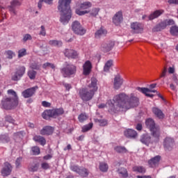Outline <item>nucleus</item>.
Here are the masks:
<instances>
[{
	"mask_svg": "<svg viewBox=\"0 0 178 178\" xmlns=\"http://www.w3.org/2000/svg\"><path fill=\"white\" fill-rule=\"evenodd\" d=\"M113 102L116 104L115 107L111 101L108 102L110 112H120V111L137 108L140 105V98L136 96L135 93H131L129 95L126 93H120L114 96Z\"/></svg>",
	"mask_w": 178,
	"mask_h": 178,
	"instance_id": "1",
	"label": "nucleus"
},
{
	"mask_svg": "<svg viewBox=\"0 0 178 178\" xmlns=\"http://www.w3.org/2000/svg\"><path fill=\"white\" fill-rule=\"evenodd\" d=\"M97 78L92 77L90 79V83L86 88H81L79 91L80 98L83 101H91L92 98H94L95 92L98 91V86H97Z\"/></svg>",
	"mask_w": 178,
	"mask_h": 178,
	"instance_id": "2",
	"label": "nucleus"
},
{
	"mask_svg": "<svg viewBox=\"0 0 178 178\" xmlns=\"http://www.w3.org/2000/svg\"><path fill=\"white\" fill-rule=\"evenodd\" d=\"M72 0H58V9L60 12V22L63 24H67L69 20L72 19V10L70 9V3Z\"/></svg>",
	"mask_w": 178,
	"mask_h": 178,
	"instance_id": "3",
	"label": "nucleus"
},
{
	"mask_svg": "<svg viewBox=\"0 0 178 178\" xmlns=\"http://www.w3.org/2000/svg\"><path fill=\"white\" fill-rule=\"evenodd\" d=\"M145 124L147 129H149L152 134V138L154 141H159V127L155 125V122L152 118H148L146 120Z\"/></svg>",
	"mask_w": 178,
	"mask_h": 178,
	"instance_id": "4",
	"label": "nucleus"
},
{
	"mask_svg": "<svg viewBox=\"0 0 178 178\" xmlns=\"http://www.w3.org/2000/svg\"><path fill=\"white\" fill-rule=\"evenodd\" d=\"M19 104V100L16 99H11L10 97H4L1 100V108L9 111L10 109H13L15 106H17Z\"/></svg>",
	"mask_w": 178,
	"mask_h": 178,
	"instance_id": "5",
	"label": "nucleus"
},
{
	"mask_svg": "<svg viewBox=\"0 0 178 178\" xmlns=\"http://www.w3.org/2000/svg\"><path fill=\"white\" fill-rule=\"evenodd\" d=\"M63 77H70L76 73V66L72 64L65 63V66L60 70Z\"/></svg>",
	"mask_w": 178,
	"mask_h": 178,
	"instance_id": "6",
	"label": "nucleus"
},
{
	"mask_svg": "<svg viewBox=\"0 0 178 178\" xmlns=\"http://www.w3.org/2000/svg\"><path fill=\"white\" fill-rule=\"evenodd\" d=\"M92 6V3L90 1H85L80 4L79 8L80 9L76 10V15L79 16H83V15H87V13H90V10H87V9H90Z\"/></svg>",
	"mask_w": 178,
	"mask_h": 178,
	"instance_id": "7",
	"label": "nucleus"
},
{
	"mask_svg": "<svg viewBox=\"0 0 178 178\" xmlns=\"http://www.w3.org/2000/svg\"><path fill=\"white\" fill-rule=\"evenodd\" d=\"M72 29L75 34L78 35H84L86 34V29L83 28L81 24L78 21H74L72 24Z\"/></svg>",
	"mask_w": 178,
	"mask_h": 178,
	"instance_id": "8",
	"label": "nucleus"
},
{
	"mask_svg": "<svg viewBox=\"0 0 178 178\" xmlns=\"http://www.w3.org/2000/svg\"><path fill=\"white\" fill-rule=\"evenodd\" d=\"M175 22L173 19H166L163 22H161L160 24L156 25L153 31H161V30H164V29H166L167 26H170L171 24H173Z\"/></svg>",
	"mask_w": 178,
	"mask_h": 178,
	"instance_id": "9",
	"label": "nucleus"
},
{
	"mask_svg": "<svg viewBox=\"0 0 178 178\" xmlns=\"http://www.w3.org/2000/svg\"><path fill=\"white\" fill-rule=\"evenodd\" d=\"M163 147L165 151H172L175 147V140L170 137H167L164 140Z\"/></svg>",
	"mask_w": 178,
	"mask_h": 178,
	"instance_id": "10",
	"label": "nucleus"
},
{
	"mask_svg": "<svg viewBox=\"0 0 178 178\" xmlns=\"http://www.w3.org/2000/svg\"><path fill=\"white\" fill-rule=\"evenodd\" d=\"M64 55L67 58H69V59H76V58H79V53L77 51L72 49H67L64 50Z\"/></svg>",
	"mask_w": 178,
	"mask_h": 178,
	"instance_id": "11",
	"label": "nucleus"
},
{
	"mask_svg": "<svg viewBox=\"0 0 178 178\" xmlns=\"http://www.w3.org/2000/svg\"><path fill=\"white\" fill-rule=\"evenodd\" d=\"M24 73H26V67H20L13 76L12 79L14 80V81H17V80H20V79L23 77V74H24Z\"/></svg>",
	"mask_w": 178,
	"mask_h": 178,
	"instance_id": "12",
	"label": "nucleus"
},
{
	"mask_svg": "<svg viewBox=\"0 0 178 178\" xmlns=\"http://www.w3.org/2000/svg\"><path fill=\"white\" fill-rule=\"evenodd\" d=\"M37 90H38V86L28 88L22 92V96L24 98H30V97H33V94H35Z\"/></svg>",
	"mask_w": 178,
	"mask_h": 178,
	"instance_id": "13",
	"label": "nucleus"
},
{
	"mask_svg": "<svg viewBox=\"0 0 178 178\" xmlns=\"http://www.w3.org/2000/svg\"><path fill=\"white\" fill-rule=\"evenodd\" d=\"M20 5H22V2L19 0H12L10 1L9 10L11 15H16V8H17V6H20Z\"/></svg>",
	"mask_w": 178,
	"mask_h": 178,
	"instance_id": "14",
	"label": "nucleus"
},
{
	"mask_svg": "<svg viewBox=\"0 0 178 178\" xmlns=\"http://www.w3.org/2000/svg\"><path fill=\"white\" fill-rule=\"evenodd\" d=\"M136 90H137V91H139V92H142V94H145L146 97H149V98H152V97H154V95L149 94L148 92H156V90L148 89L147 88L137 87Z\"/></svg>",
	"mask_w": 178,
	"mask_h": 178,
	"instance_id": "15",
	"label": "nucleus"
},
{
	"mask_svg": "<svg viewBox=\"0 0 178 178\" xmlns=\"http://www.w3.org/2000/svg\"><path fill=\"white\" fill-rule=\"evenodd\" d=\"M131 29L133 30L134 33L138 34L143 31L144 26L138 22H133L131 24Z\"/></svg>",
	"mask_w": 178,
	"mask_h": 178,
	"instance_id": "16",
	"label": "nucleus"
},
{
	"mask_svg": "<svg viewBox=\"0 0 178 178\" xmlns=\"http://www.w3.org/2000/svg\"><path fill=\"white\" fill-rule=\"evenodd\" d=\"M123 22V13L122 11H118L115 14L113 17V23L115 24V26H119L120 23Z\"/></svg>",
	"mask_w": 178,
	"mask_h": 178,
	"instance_id": "17",
	"label": "nucleus"
},
{
	"mask_svg": "<svg viewBox=\"0 0 178 178\" xmlns=\"http://www.w3.org/2000/svg\"><path fill=\"white\" fill-rule=\"evenodd\" d=\"M84 76H88L91 73L92 69V64L91 61L87 60L83 65Z\"/></svg>",
	"mask_w": 178,
	"mask_h": 178,
	"instance_id": "18",
	"label": "nucleus"
},
{
	"mask_svg": "<svg viewBox=\"0 0 178 178\" xmlns=\"http://www.w3.org/2000/svg\"><path fill=\"white\" fill-rule=\"evenodd\" d=\"M10 173H12V165L8 162H6L1 170V175L3 176H9Z\"/></svg>",
	"mask_w": 178,
	"mask_h": 178,
	"instance_id": "19",
	"label": "nucleus"
},
{
	"mask_svg": "<svg viewBox=\"0 0 178 178\" xmlns=\"http://www.w3.org/2000/svg\"><path fill=\"white\" fill-rule=\"evenodd\" d=\"M111 102L114 105V106L116 107V103L113 102V99L112 100H108L106 102V104H99L98 108H99V109H104V108H106L110 113H117V112H119V111H111V105H109V102Z\"/></svg>",
	"mask_w": 178,
	"mask_h": 178,
	"instance_id": "20",
	"label": "nucleus"
},
{
	"mask_svg": "<svg viewBox=\"0 0 178 178\" xmlns=\"http://www.w3.org/2000/svg\"><path fill=\"white\" fill-rule=\"evenodd\" d=\"M123 84V78H122V76H120V75L118 74L115 76L114 78V88H115V90H119V88H120V87H122V85Z\"/></svg>",
	"mask_w": 178,
	"mask_h": 178,
	"instance_id": "21",
	"label": "nucleus"
},
{
	"mask_svg": "<svg viewBox=\"0 0 178 178\" xmlns=\"http://www.w3.org/2000/svg\"><path fill=\"white\" fill-rule=\"evenodd\" d=\"M54 133V127H50V126H46L44 127L41 130H40V134L42 136H51Z\"/></svg>",
	"mask_w": 178,
	"mask_h": 178,
	"instance_id": "22",
	"label": "nucleus"
},
{
	"mask_svg": "<svg viewBox=\"0 0 178 178\" xmlns=\"http://www.w3.org/2000/svg\"><path fill=\"white\" fill-rule=\"evenodd\" d=\"M159 161H161V156H156L148 161L149 166H150V168H155L159 163Z\"/></svg>",
	"mask_w": 178,
	"mask_h": 178,
	"instance_id": "23",
	"label": "nucleus"
},
{
	"mask_svg": "<svg viewBox=\"0 0 178 178\" xmlns=\"http://www.w3.org/2000/svg\"><path fill=\"white\" fill-rule=\"evenodd\" d=\"M124 134L128 138H136L137 137V132L134 129H127L124 132Z\"/></svg>",
	"mask_w": 178,
	"mask_h": 178,
	"instance_id": "24",
	"label": "nucleus"
},
{
	"mask_svg": "<svg viewBox=\"0 0 178 178\" xmlns=\"http://www.w3.org/2000/svg\"><path fill=\"white\" fill-rule=\"evenodd\" d=\"M53 118H56L58 116H60L65 113V110L63 108H54L51 110Z\"/></svg>",
	"mask_w": 178,
	"mask_h": 178,
	"instance_id": "25",
	"label": "nucleus"
},
{
	"mask_svg": "<svg viewBox=\"0 0 178 178\" xmlns=\"http://www.w3.org/2000/svg\"><path fill=\"white\" fill-rule=\"evenodd\" d=\"M152 112L155 115V116H156V118H159V119H163L165 118V115L163 114L162 111L156 107H154L152 108Z\"/></svg>",
	"mask_w": 178,
	"mask_h": 178,
	"instance_id": "26",
	"label": "nucleus"
},
{
	"mask_svg": "<svg viewBox=\"0 0 178 178\" xmlns=\"http://www.w3.org/2000/svg\"><path fill=\"white\" fill-rule=\"evenodd\" d=\"M115 46V43L113 42L108 43V44H104L102 45V49L104 51V52H109V51L112 50V48Z\"/></svg>",
	"mask_w": 178,
	"mask_h": 178,
	"instance_id": "27",
	"label": "nucleus"
},
{
	"mask_svg": "<svg viewBox=\"0 0 178 178\" xmlns=\"http://www.w3.org/2000/svg\"><path fill=\"white\" fill-rule=\"evenodd\" d=\"M33 139L35 143H39L40 145H45L47 144L45 138L41 136H35Z\"/></svg>",
	"mask_w": 178,
	"mask_h": 178,
	"instance_id": "28",
	"label": "nucleus"
},
{
	"mask_svg": "<svg viewBox=\"0 0 178 178\" xmlns=\"http://www.w3.org/2000/svg\"><path fill=\"white\" fill-rule=\"evenodd\" d=\"M163 13V10H157L149 16V20H154V19H156V17H159V16H161V15H162Z\"/></svg>",
	"mask_w": 178,
	"mask_h": 178,
	"instance_id": "29",
	"label": "nucleus"
},
{
	"mask_svg": "<svg viewBox=\"0 0 178 178\" xmlns=\"http://www.w3.org/2000/svg\"><path fill=\"white\" fill-rule=\"evenodd\" d=\"M112 66H113V60H107L104 67V72L108 73V72L111 70V67H112Z\"/></svg>",
	"mask_w": 178,
	"mask_h": 178,
	"instance_id": "30",
	"label": "nucleus"
},
{
	"mask_svg": "<svg viewBox=\"0 0 178 178\" xmlns=\"http://www.w3.org/2000/svg\"><path fill=\"white\" fill-rule=\"evenodd\" d=\"M42 116L43 118V119H49V118H54V115L52 114V110H46L44 111L42 114Z\"/></svg>",
	"mask_w": 178,
	"mask_h": 178,
	"instance_id": "31",
	"label": "nucleus"
},
{
	"mask_svg": "<svg viewBox=\"0 0 178 178\" xmlns=\"http://www.w3.org/2000/svg\"><path fill=\"white\" fill-rule=\"evenodd\" d=\"M141 143L143 144H145V145H148L151 141V138L148 135H143L140 138Z\"/></svg>",
	"mask_w": 178,
	"mask_h": 178,
	"instance_id": "32",
	"label": "nucleus"
},
{
	"mask_svg": "<svg viewBox=\"0 0 178 178\" xmlns=\"http://www.w3.org/2000/svg\"><path fill=\"white\" fill-rule=\"evenodd\" d=\"M133 172H137L138 173H145V168L141 165H136L132 168Z\"/></svg>",
	"mask_w": 178,
	"mask_h": 178,
	"instance_id": "33",
	"label": "nucleus"
},
{
	"mask_svg": "<svg viewBox=\"0 0 178 178\" xmlns=\"http://www.w3.org/2000/svg\"><path fill=\"white\" fill-rule=\"evenodd\" d=\"M118 173L121 177L126 178L129 177L127 170L124 168H121L118 170Z\"/></svg>",
	"mask_w": 178,
	"mask_h": 178,
	"instance_id": "34",
	"label": "nucleus"
},
{
	"mask_svg": "<svg viewBox=\"0 0 178 178\" xmlns=\"http://www.w3.org/2000/svg\"><path fill=\"white\" fill-rule=\"evenodd\" d=\"M106 30L104 29V28H100L96 33H95V38H99V37H102V35H106Z\"/></svg>",
	"mask_w": 178,
	"mask_h": 178,
	"instance_id": "35",
	"label": "nucleus"
},
{
	"mask_svg": "<svg viewBox=\"0 0 178 178\" xmlns=\"http://www.w3.org/2000/svg\"><path fill=\"white\" fill-rule=\"evenodd\" d=\"M114 150L120 154H125V152H127V149L123 146H116L114 147Z\"/></svg>",
	"mask_w": 178,
	"mask_h": 178,
	"instance_id": "36",
	"label": "nucleus"
},
{
	"mask_svg": "<svg viewBox=\"0 0 178 178\" xmlns=\"http://www.w3.org/2000/svg\"><path fill=\"white\" fill-rule=\"evenodd\" d=\"M89 13L92 17H97V16H98V13H99V8H92L89 11Z\"/></svg>",
	"mask_w": 178,
	"mask_h": 178,
	"instance_id": "37",
	"label": "nucleus"
},
{
	"mask_svg": "<svg viewBox=\"0 0 178 178\" xmlns=\"http://www.w3.org/2000/svg\"><path fill=\"white\" fill-rule=\"evenodd\" d=\"M108 168L106 163L102 162L99 163V170H101V172H108Z\"/></svg>",
	"mask_w": 178,
	"mask_h": 178,
	"instance_id": "38",
	"label": "nucleus"
},
{
	"mask_svg": "<svg viewBox=\"0 0 178 178\" xmlns=\"http://www.w3.org/2000/svg\"><path fill=\"white\" fill-rule=\"evenodd\" d=\"M87 119H88V115H87L86 113L80 114L78 117V120L80 122V123H83V122H86Z\"/></svg>",
	"mask_w": 178,
	"mask_h": 178,
	"instance_id": "39",
	"label": "nucleus"
},
{
	"mask_svg": "<svg viewBox=\"0 0 178 178\" xmlns=\"http://www.w3.org/2000/svg\"><path fill=\"white\" fill-rule=\"evenodd\" d=\"M78 174L82 177H87V176H88V170L86 168H80Z\"/></svg>",
	"mask_w": 178,
	"mask_h": 178,
	"instance_id": "40",
	"label": "nucleus"
},
{
	"mask_svg": "<svg viewBox=\"0 0 178 178\" xmlns=\"http://www.w3.org/2000/svg\"><path fill=\"white\" fill-rule=\"evenodd\" d=\"M7 92L8 95H12V97H10L11 99H16L17 101H18L17 95L16 94V92H15V90L10 89L8 90Z\"/></svg>",
	"mask_w": 178,
	"mask_h": 178,
	"instance_id": "41",
	"label": "nucleus"
},
{
	"mask_svg": "<svg viewBox=\"0 0 178 178\" xmlns=\"http://www.w3.org/2000/svg\"><path fill=\"white\" fill-rule=\"evenodd\" d=\"M49 44L53 45V47H62V41L50 40Z\"/></svg>",
	"mask_w": 178,
	"mask_h": 178,
	"instance_id": "42",
	"label": "nucleus"
},
{
	"mask_svg": "<svg viewBox=\"0 0 178 178\" xmlns=\"http://www.w3.org/2000/svg\"><path fill=\"white\" fill-rule=\"evenodd\" d=\"M91 129H92V123H89L88 124H86L82 127V132L86 133V131L91 130Z\"/></svg>",
	"mask_w": 178,
	"mask_h": 178,
	"instance_id": "43",
	"label": "nucleus"
},
{
	"mask_svg": "<svg viewBox=\"0 0 178 178\" xmlns=\"http://www.w3.org/2000/svg\"><path fill=\"white\" fill-rule=\"evenodd\" d=\"M5 55L8 59H13L15 56V52L11 50H7L5 51Z\"/></svg>",
	"mask_w": 178,
	"mask_h": 178,
	"instance_id": "44",
	"label": "nucleus"
},
{
	"mask_svg": "<svg viewBox=\"0 0 178 178\" xmlns=\"http://www.w3.org/2000/svg\"><path fill=\"white\" fill-rule=\"evenodd\" d=\"M43 69H55V65L51 63H45L42 65Z\"/></svg>",
	"mask_w": 178,
	"mask_h": 178,
	"instance_id": "45",
	"label": "nucleus"
},
{
	"mask_svg": "<svg viewBox=\"0 0 178 178\" xmlns=\"http://www.w3.org/2000/svg\"><path fill=\"white\" fill-rule=\"evenodd\" d=\"M0 143L5 144V143H9V137L6 135H1L0 136Z\"/></svg>",
	"mask_w": 178,
	"mask_h": 178,
	"instance_id": "46",
	"label": "nucleus"
},
{
	"mask_svg": "<svg viewBox=\"0 0 178 178\" xmlns=\"http://www.w3.org/2000/svg\"><path fill=\"white\" fill-rule=\"evenodd\" d=\"M36 74L37 72L34 70H30L28 72V76L31 80H34V79H35Z\"/></svg>",
	"mask_w": 178,
	"mask_h": 178,
	"instance_id": "47",
	"label": "nucleus"
},
{
	"mask_svg": "<svg viewBox=\"0 0 178 178\" xmlns=\"http://www.w3.org/2000/svg\"><path fill=\"white\" fill-rule=\"evenodd\" d=\"M170 33L172 35H178V26H172L170 29Z\"/></svg>",
	"mask_w": 178,
	"mask_h": 178,
	"instance_id": "48",
	"label": "nucleus"
},
{
	"mask_svg": "<svg viewBox=\"0 0 178 178\" xmlns=\"http://www.w3.org/2000/svg\"><path fill=\"white\" fill-rule=\"evenodd\" d=\"M29 170L30 172H37L38 170V164H32L29 167Z\"/></svg>",
	"mask_w": 178,
	"mask_h": 178,
	"instance_id": "49",
	"label": "nucleus"
},
{
	"mask_svg": "<svg viewBox=\"0 0 178 178\" xmlns=\"http://www.w3.org/2000/svg\"><path fill=\"white\" fill-rule=\"evenodd\" d=\"M40 35H42V37H45L47 35V31H45V26L42 25L40 26V31L39 33Z\"/></svg>",
	"mask_w": 178,
	"mask_h": 178,
	"instance_id": "50",
	"label": "nucleus"
},
{
	"mask_svg": "<svg viewBox=\"0 0 178 178\" xmlns=\"http://www.w3.org/2000/svg\"><path fill=\"white\" fill-rule=\"evenodd\" d=\"M31 151L33 155H39L40 154V147L35 146L31 148Z\"/></svg>",
	"mask_w": 178,
	"mask_h": 178,
	"instance_id": "51",
	"label": "nucleus"
},
{
	"mask_svg": "<svg viewBox=\"0 0 178 178\" xmlns=\"http://www.w3.org/2000/svg\"><path fill=\"white\" fill-rule=\"evenodd\" d=\"M26 49H22L18 51V58H23V56H26Z\"/></svg>",
	"mask_w": 178,
	"mask_h": 178,
	"instance_id": "52",
	"label": "nucleus"
},
{
	"mask_svg": "<svg viewBox=\"0 0 178 178\" xmlns=\"http://www.w3.org/2000/svg\"><path fill=\"white\" fill-rule=\"evenodd\" d=\"M41 67V65L38 64V63H33L31 64V69H34L35 70H38L40 67Z\"/></svg>",
	"mask_w": 178,
	"mask_h": 178,
	"instance_id": "53",
	"label": "nucleus"
},
{
	"mask_svg": "<svg viewBox=\"0 0 178 178\" xmlns=\"http://www.w3.org/2000/svg\"><path fill=\"white\" fill-rule=\"evenodd\" d=\"M99 126H106L108 124V121L105 120H98Z\"/></svg>",
	"mask_w": 178,
	"mask_h": 178,
	"instance_id": "54",
	"label": "nucleus"
},
{
	"mask_svg": "<svg viewBox=\"0 0 178 178\" xmlns=\"http://www.w3.org/2000/svg\"><path fill=\"white\" fill-rule=\"evenodd\" d=\"M70 169L72 172H76V173H79V171L80 170V168L76 165H71Z\"/></svg>",
	"mask_w": 178,
	"mask_h": 178,
	"instance_id": "55",
	"label": "nucleus"
},
{
	"mask_svg": "<svg viewBox=\"0 0 178 178\" xmlns=\"http://www.w3.org/2000/svg\"><path fill=\"white\" fill-rule=\"evenodd\" d=\"M42 169L47 170V169H49V164L48 163H42L41 164Z\"/></svg>",
	"mask_w": 178,
	"mask_h": 178,
	"instance_id": "56",
	"label": "nucleus"
},
{
	"mask_svg": "<svg viewBox=\"0 0 178 178\" xmlns=\"http://www.w3.org/2000/svg\"><path fill=\"white\" fill-rule=\"evenodd\" d=\"M31 35L30 34H26L24 35L23 38V41L26 42V41H29V40H31Z\"/></svg>",
	"mask_w": 178,
	"mask_h": 178,
	"instance_id": "57",
	"label": "nucleus"
},
{
	"mask_svg": "<svg viewBox=\"0 0 178 178\" xmlns=\"http://www.w3.org/2000/svg\"><path fill=\"white\" fill-rule=\"evenodd\" d=\"M22 157H19L15 161V165L17 168H19L20 166V163H22Z\"/></svg>",
	"mask_w": 178,
	"mask_h": 178,
	"instance_id": "58",
	"label": "nucleus"
},
{
	"mask_svg": "<svg viewBox=\"0 0 178 178\" xmlns=\"http://www.w3.org/2000/svg\"><path fill=\"white\" fill-rule=\"evenodd\" d=\"M6 121L8 122L9 123H15V120L12 118L11 116L7 115L6 117Z\"/></svg>",
	"mask_w": 178,
	"mask_h": 178,
	"instance_id": "59",
	"label": "nucleus"
},
{
	"mask_svg": "<svg viewBox=\"0 0 178 178\" xmlns=\"http://www.w3.org/2000/svg\"><path fill=\"white\" fill-rule=\"evenodd\" d=\"M169 5H178V0H168Z\"/></svg>",
	"mask_w": 178,
	"mask_h": 178,
	"instance_id": "60",
	"label": "nucleus"
},
{
	"mask_svg": "<svg viewBox=\"0 0 178 178\" xmlns=\"http://www.w3.org/2000/svg\"><path fill=\"white\" fill-rule=\"evenodd\" d=\"M42 106H44V108H49V106H51V103L44 101L42 102Z\"/></svg>",
	"mask_w": 178,
	"mask_h": 178,
	"instance_id": "61",
	"label": "nucleus"
},
{
	"mask_svg": "<svg viewBox=\"0 0 178 178\" xmlns=\"http://www.w3.org/2000/svg\"><path fill=\"white\" fill-rule=\"evenodd\" d=\"M168 73H170V74H173V73H175V67H168Z\"/></svg>",
	"mask_w": 178,
	"mask_h": 178,
	"instance_id": "62",
	"label": "nucleus"
},
{
	"mask_svg": "<svg viewBox=\"0 0 178 178\" xmlns=\"http://www.w3.org/2000/svg\"><path fill=\"white\" fill-rule=\"evenodd\" d=\"M43 2H44V3H47V5H52L54 0H41Z\"/></svg>",
	"mask_w": 178,
	"mask_h": 178,
	"instance_id": "63",
	"label": "nucleus"
},
{
	"mask_svg": "<svg viewBox=\"0 0 178 178\" xmlns=\"http://www.w3.org/2000/svg\"><path fill=\"white\" fill-rule=\"evenodd\" d=\"M167 72H168V70H166V68H164V70H163L160 77H165L166 76Z\"/></svg>",
	"mask_w": 178,
	"mask_h": 178,
	"instance_id": "64",
	"label": "nucleus"
}]
</instances>
